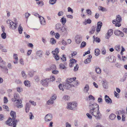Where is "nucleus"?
I'll return each mask as SVG.
<instances>
[{
  "instance_id": "nucleus-6",
  "label": "nucleus",
  "mask_w": 127,
  "mask_h": 127,
  "mask_svg": "<svg viewBox=\"0 0 127 127\" xmlns=\"http://www.w3.org/2000/svg\"><path fill=\"white\" fill-rule=\"evenodd\" d=\"M52 115L50 113L47 114L44 118V120L46 122H48L51 121L52 119Z\"/></svg>"
},
{
  "instance_id": "nucleus-44",
  "label": "nucleus",
  "mask_w": 127,
  "mask_h": 127,
  "mask_svg": "<svg viewBox=\"0 0 127 127\" xmlns=\"http://www.w3.org/2000/svg\"><path fill=\"white\" fill-rule=\"evenodd\" d=\"M75 65V66H74L73 70L74 71H76L78 70L79 68V66L77 64H76V65Z\"/></svg>"
},
{
  "instance_id": "nucleus-22",
  "label": "nucleus",
  "mask_w": 127,
  "mask_h": 127,
  "mask_svg": "<svg viewBox=\"0 0 127 127\" xmlns=\"http://www.w3.org/2000/svg\"><path fill=\"white\" fill-rule=\"evenodd\" d=\"M0 67H1V69L4 72L6 73H8V69L6 66H0Z\"/></svg>"
},
{
  "instance_id": "nucleus-1",
  "label": "nucleus",
  "mask_w": 127,
  "mask_h": 127,
  "mask_svg": "<svg viewBox=\"0 0 127 127\" xmlns=\"http://www.w3.org/2000/svg\"><path fill=\"white\" fill-rule=\"evenodd\" d=\"M89 106L91 109L90 111V113L96 119H100L101 117V115L99 111V105L96 103L92 104L90 103Z\"/></svg>"
},
{
  "instance_id": "nucleus-21",
  "label": "nucleus",
  "mask_w": 127,
  "mask_h": 127,
  "mask_svg": "<svg viewBox=\"0 0 127 127\" xmlns=\"http://www.w3.org/2000/svg\"><path fill=\"white\" fill-rule=\"evenodd\" d=\"M43 53V51L41 50H40L36 52V55L38 56L40 58H41L42 57Z\"/></svg>"
},
{
  "instance_id": "nucleus-47",
  "label": "nucleus",
  "mask_w": 127,
  "mask_h": 127,
  "mask_svg": "<svg viewBox=\"0 0 127 127\" xmlns=\"http://www.w3.org/2000/svg\"><path fill=\"white\" fill-rule=\"evenodd\" d=\"M36 4L38 5H39L41 7L43 6L44 5V3L42 1H38L36 2Z\"/></svg>"
},
{
  "instance_id": "nucleus-40",
  "label": "nucleus",
  "mask_w": 127,
  "mask_h": 127,
  "mask_svg": "<svg viewBox=\"0 0 127 127\" xmlns=\"http://www.w3.org/2000/svg\"><path fill=\"white\" fill-rule=\"evenodd\" d=\"M91 59L88 58L84 61V62L85 64H87L90 63L91 62Z\"/></svg>"
},
{
  "instance_id": "nucleus-25",
  "label": "nucleus",
  "mask_w": 127,
  "mask_h": 127,
  "mask_svg": "<svg viewBox=\"0 0 127 127\" xmlns=\"http://www.w3.org/2000/svg\"><path fill=\"white\" fill-rule=\"evenodd\" d=\"M10 114L13 119H15L16 117V113L15 112L11 111L10 113Z\"/></svg>"
},
{
  "instance_id": "nucleus-11",
  "label": "nucleus",
  "mask_w": 127,
  "mask_h": 127,
  "mask_svg": "<svg viewBox=\"0 0 127 127\" xmlns=\"http://www.w3.org/2000/svg\"><path fill=\"white\" fill-rule=\"evenodd\" d=\"M105 101L106 103L108 104H111L112 103V100L109 97L106 95L104 96Z\"/></svg>"
},
{
  "instance_id": "nucleus-10",
  "label": "nucleus",
  "mask_w": 127,
  "mask_h": 127,
  "mask_svg": "<svg viewBox=\"0 0 127 127\" xmlns=\"http://www.w3.org/2000/svg\"><path fill=\"white\" fill-rule=\"evenodd\" d=\"M114 33L117 36L123 37L124 35V34L123 32L118 30H115Z\"/></svg>"
},
{
  "instance_id": "nucleus-26",
  "label": "nucleus",
  "mask_w": 127,
  "mask_h": 127,
  "mask_svg": "<svg viewBox=\"0 0 127 127\" xmlns=\"http://www.w3.org/2000/svg\"><path fill=\"white\" fill-rule=\"evenodd\" d=\"M14 119L12 122V126H13V127H16L18 121L17 120Z\"/></svg>"
},
{
  "instance_id": "nucleus-9",
  "label": "nucleus",
  "mask_w": 127,
  "mask_h": 127,
  "mask_svg": "<svg viewBox=\"0 0 127 127\" xmlns=\"http://www.w3.org/2000/svg\"><path fill=\"white\" fill-rule=\"evenodd\" d=\"M67 27H65L64 25H63L60 31V32L62 33L65 34L67 33Z\"/></svg>"
},
{
  "instance_id": "nucleus-36",
  "label": "nucleus",
  "mask_w": 127,
  "mask_h": 127,
  "mask_svg": "<svg viewBox=\"0 0 127 127\" xmlns=\"http://www.w3.org/2000/svg\"><path fill=\"white\" fill-rule=\"evenodd\" d=\"M60 21L62 22L63 25H64L66 22V20L65 18L63 17L60 20Z\"/></svg>"
},
{
  "instance_id": "nucleus-43",
  "label": "nucleus",
  "mask_w": 127,
  "mask_h": 127,
  "mask_svg": "<svg viewBox=\"0 0 127 127\" xmlns=\"http://www.w3.org/2000/svg\"><path fill=\"white\" fill-rule=\"evenodd\" d=\"M95 27H94V26L93 27L91 30L89 32V33L90 34H93L94 33L95 29Z\"/></svg>"
},
{
  "instance_id": "nucleus-63",
  "label": "nucleus",
  "mask_w": 127,
  "mask_h": 127,
  "mask_svg": "<svg viewBox=\"0 0 127 127\" xmlns=\"http://www.w3.org/2000/svg\"><path fill=\"white\" fill-rule=\"evenodd\" d=\"M54 57L55 58V59L56 60H58L60 59V57L59 56L57 55V54H56V55L54 56Z\"/></svg>"
},
{
  "instance_id": "nucleus-31",
  "label": "nucleus",
  "mask_w": 127,
  "mask_h": 127,
  "mask_svg": "<svg viewBox=\"0 0 127 127\" xmlns=\"http://www.w3.org/2000/svg\"><path fill=\"white\" fill-rule=\"evenodd\" d=\"M102 82V84L103 86L105 88H107V83L105 80H103Z\"/></svg>"
},
{
  "instance_id": "nucleus-12",
  "label": "nucleus",
  "mask_w": 127,
  "mask_h": 127,
  "mask_svg": "<svg viewBox=\"0 0 127 127\" xmlns=\"http://www.w3.org/2000/svg\"><path fill=\"white\" fill-rule=\"evenodd\" d=\"M113 33V30L112 29L109 30L106 34L105 38L107 39H108Z\"/></svg>"
},
{
  "instance_id": "nucleus-8",
  "label": "nucleus",
  "mask_w": 127,
  "mask_h": 127,
  "mask_svg": "<svg viewBox=\"0 0 127 127\" xmlns=\"http://www.w3.org/2000/svg\"><path fill=\"white\" fill-rule=\"evenodd\" d=\"M70 63L69 65L70 67H72L74 66L76 64H77L76 63L77 61L74 59H71L70 60Z\"/></svg>"
},
{
  "instance_id": "nucleus-29",
  "label": "nucleus",
  "mask_w": 127,
  "mask_h": 127,
  "mask_svg": "<svg viewBox=\"0 0 127 127\" xmlns=\"http://www.w3.org/2000/svg\"><path fill=\"white\" fill-rule=\"evenodd\" d=\"M50 43L52 45L55 44L56 43V40L53 38H51Z\"/></svg>"
},
{
  "instance_id": "nucleus-51",
  "label": "nucleus",
  "mask_w": 127,
  "mask_h": 127,
  "mask_svg": "<svg viewBox=\"0 0 127 127\" xmlns=\"http://www.w3.org/2000/svg\"><path fill=\"white\" fill-rule=\"evenodd\" d=\"M1 36L3 39H5L6 37V33L5 32H3L1 35Z\"/></svg>"
},
{
  "instance_id": "nucleus-7",
  "label": "nucleus",
  "mask_w": 127,
  "mask_h": 127,
  "mask_svg": "<svg viewBox=\"0 0 127 127\" xmlns=\"http://www.w3.org/2000/svg\"><path fill=\"white\" fill-rule=\"evenodd\" d=\"M21 100H18L17 101L14 102V104L18 108H21L23 107V105L22 104Z\"/></svg>"
},
{
  "instance_id": "nucleus-50",
  "label": "nucleus",
  "mask_w": 127,
  "mask_h": 127,
  "mask_svg": "<svg viewBox=\"0 0 127 127\" xmlns=\"http://www.w3.org/2000/svg\"><path fill=\"white\" fill-rule=\"evenodd\" d=\"M60 68V69H64L66 68L64 64H60L59 65Z\"/></svg>"
},
{
  "instance_id": "nucleus-18",
  "label": "nucleus",
  "mask_w": 127,
  "mask_h": 127,
  "mask_svg": "<svg viewBox=\"0 0 127 127\" xmlns=\"http://www.w3.org/2000/svg\"><path fill=\"white\" fill-rule=\"evenodd\" d=\"M31 107V105L29 103H27L26 105L25 110L26 112L28 113L29 112Z\"/></svg>"
},
{
  "instance_id": "nucleus-3",
  "label": "nucleus",
  "mask_w": 127,
  "mask_h": 127,
  "mask_svg": "<svg viewBox=\"0 0 127 127\" xmlns=\"http://www.w3.org/2000/svg\"><path fill=\"white\" fill-rule=\"evenodd\" d=\"M122 20V17L119 15L117 16L116 19L113 20L112 23L113 24H115L116 26L119 27L121 26V24L120 23Z\"/></svg>"
},
{
  "instance_id": "nucleus-37",
  "label": "nucleus",
  "mask_w": 127,
  "mask_h": 127,
  "mask_svg": "<svg viewBox=\"0 0 127 127\" xmlns=\"http://www.w3.org/2000/svg\"><path fill=\"white\" fill-rule=\"evenodd\" d=\"M54 103L53 101L51 99H49L48 101L47 102V104L49 105L51 104H52Z\"/></svg>"
},
{
  "instance_id": "nucleus-64",
  "label": "nucleus",
  "mask_w": 127,
  "mask_h": 127,
  "mask_svg": "<svg viewBox=\"0 0 127 127\" xmlns=\"http://www.w3.org/2000/svg\"><path fill=\"white\" fill-rule=\"evenodd\" d=\"M57 96L56 95L54 94L52 96V98H51L53 101L55 100Z\"/></svg>"
},
{
  "instance_id": "nucleus-23",
  "label": "nucleus",
  "mask_w": 127,
  "mask_h": 127,
  "mask_svg": "<svg viewBox=\"0 0 127 127\" xmlns=\"http://www.w3.org/2000/svg\"><path fill=\"white\" fill-rule=\"evenodd\" d=\"M62 26L61 24L60 23H58L56 25L55 29L57 30H60Z\"/></svg>"
},
{
  "instance_id": "nucleus-35",
  "label": "nucleus",
  "mask_w": 127,
  "mask_h": 127,
  "mask_svg": "<svg viewBox=\"0 0 127 127\" xmlns=\"http://www.w3.org/2000/svg\"><path fill=\"white\" fill-rule=\"evenodd\" d=\"M95 54L96 56H98L100 53V51L98 49H96L95 50Z\"/></svg>"
},
{
  "instance_id": "nucleus-13",
  "label": "nucleus",
  "mask_w": 127,
  "mask_h": 127,
  "mask_svg": "<svg viewBox=\"0 0 127 127\" xmlns=\"http://www.w3.org/2000/svg\"><path fill=\"white\" fill-rule=\"evenodd\" d=\"M19 95L18 94H15L14 95V97L12 98L11 100L12 101L15 102L17 101L18 100H21L19 99Z\"/></svg>"
},
{
  "instance_id": "nucleus-32",
  "label": "nucleus",
  "mask_w": 127,
  "mask_h": 127,
  "mask_svg": "<svg viewBox=\"0 0 127 127\" xmlns=\"http://www.w3.org/2000/svg\"><path fill=\"white\" fill-rule=\"evenodd\" d=\"M29 119L30 120H32L34 118V116L32 112H30L29 113Z\"/></svg>"
},
{
  "instance_id": "nucleus-54",
  "label": "nucleus",
  "mask_w": 127,
  "mask_h": 127,
  "mask_svg": "<svg viewBox=\"0 0 127 127\" xmlns=\"http://www.w3.org/2000/svg\"><path fill=\"white\" fill-rule=\"evenodd\" d=\"M86 45V43L85 42H83L81 45L80 48H82L85 46Z\"/></svg>"
},
{
  "instance_id": "nucleus-38",
  "label": "nucleus",
  "mask_w": 127,
  "mask_h": 127,
  "mask_svg": "<svg viewBox=\"0 0 127 127\" xmlns=\"http://www.w3.org/2000/svg\"><path fill=\"white\" fill-rule=\"evenodd\" d=\"M98 9L99 10L102 12L106 11H107V10L106 8L101 6H100L99 7Z\"/></svg>"
},
{
  "instance_id": "nucleus-17",
  "label": "nucleus",
  "mask_w": 127,
  "mask_h": 127,
  "mask_svg": "<svg viewBox=\"0 0 127 127\" xmlns=\"http://www.w3.org/2000/svg\"><path fill=\"white\" fill-rule=\"evenodd\" d=\"M89 90V85L86 84L84 87L83 89V91L85 93H87Z\"/></svg>"
},
{
  "instance_id": "nucleus-60",
  "label": "nucleus",
  "mask_w": 127,
  "mask_h": 127,
  "mask_svg": "<svg viewBox=\"0 0 127 127\" xmlns=\"http://www.w3.org/2000/svg\"><path fill=\"white\" fill-rule=\"evenodd\" d=\"M3 102L4 103L6 104L8 102V100L7 97L5 96L4 97L3 99Z\"/></svg>"
},
{
  "instance_id": "nucleus-19",
  "label": "nucleus",
  "mask_w": 127,
  "mask_h": 127,
  "mask_svg": "<svg viewBox=\"0 0 127 127\" xmlns=\"http://www.w3.org/2000/svg\"><path fill=\"white\" fill-rule=\"evenodd\" d=\"M75 41L77 44H79L82 41L81 37L79 36H76L75 38Z\"/></svg>"
},
{
  "instance_id": "nucleus-52",
  "label": "nucleus",
  "mask_w": 127,
  "mask_h": 127,
  "mask_svg": "<svg viewBox=\"0 0 127 127\" xmlns=\"http://www.w3.org/2000/svg\"><path fill=\"white\" fill-rule=\"evenodd\" d=\"M56 1V0H50L49 2L50 4L53 5L55 4Z\"/></svg>"
},
{
  "instance_id": "nucleus-41",
  "label": "nucleus",
  "mask_w": 127,
  "mask_h": 127,
  "mask_svg": "<svg viewBox=\"0 0 127 127\" xmlns=\"http://www.w3.org/2000/svg\"><path fill=\"white\" fill-rule=\"evenodd\" d=\"M125 112V111L124 110H122L119 111L118 112V114L119 115H122Z\"/></svg>"
},
{
  "instance_id": "nucleus-27",
  "label": "nucleus",
  "mask_w": 127,
  "mask_h": 127,
  "mask_svg": "<svg viewBox=\"0 0 127 127\" xmlns=\"http://www.w3.org/2000/svg\"><path fill=\"white\" fill-rule=\"evenodd\" d=\"M24 83L25 86L27 87H29L30 86V81L28 80H26L24 82Z\"/></svg>"
},
{
  "instance_id": "nucleus-5",
  "label": "nucleus",
  "mask_w": 127,
  "mask_h": 127,
  "mask_svg": "<svg viewBox=\"0 0 127 127\" xmlns=\"http://www.w3.org/2000/svg\"><path fill=\"white\" fill-rule=\"evenodd\" d=\"M67 82L71 83V87H76L80 84V82L77 80H68Z\"/></svg>"
},
{
  "instance_id": "nucleus-49",
  "label": "nucleus",
  "mask_w": 127,
  "mask_h": 127,
  "mask_svg": "<svg viewBox=\"0 0 127 127\" xmlns=\"http://www.w3.org/2000/svg\"><path fill=\"white\" fill-rule=\"evenodd\" d=\"M100 97H98V98L97 101L98 102L100 103H101L103 102V100L102 98V96L101 95H100Z\"/></svg>"
},
{
  "instance_id": "nucleus-4",
  "label": "nucleus",
  "mask_w": 127,
  "mask_h": 127,
  "mask_svg": "<svg viewBox=\"0 0 127 127\" xmlns=\"http://www.w3.org/2000/svg\"><path fill=\"white\" fill-rule=\"evenodd\" d=\"M6 22L7 24L9 25V28L10 29L14 30L16 28V23H14L10 20H7Z\"/></svg>"
},
{
  "instance_id": "nucleus-57",
  "label": "nucleus",
  "mask_w": 127,
  "mask_h": 127,
  "mask_svg": "<svg viewBox=\"0 0 127 127\" xmlns=\"http://www.w3.org/2000/svg\"><path fill=\"white\" fill-rule=\"evenodd\" d=\"M17 91L19 93H21L23 91V89L21 88L18 87L16 88Z\"/></svg>"
},
{
  "instance_id": "nucleus-48",
  "label": "nucleus",
  "mask_w": 127,
  "mask_h": 127,
  "mask_svg": "<svg viewBox=\"0 0 127 127\" xmlns=\"http://www.w3.org/2000/svg\"><path fill=\"white\" fill-rule=\"evenodd\" d=\"M33 72L32 71H30L28 73V75L30 77H32L33 75Z\"/></svg>"
},
{
  "instance_id": "nucleus-56",
  "label": "nucleus",
  "mask_w": 127,
  "mask_h": 127,
  "mask_svg": "<svg viewBox=\"0 0 127 127\" xmlns=\"http://www.w3.org/2000/svg\"><path fill=\"white\" fill-rule=\"evenodd\" d=\"M21 74L22 75L23 77L25 78L27 77V75H26L25 71H22L21 72Z\"/></svg>"
},
{
  "instance_id": "nucleus-45",
  "label": "nucleus",
  "mask_w": 127,
  "mask_h": 127,
  "mask_svg": "<svg viewBox=\"0 0 127 127\" xmlns=\"http://www.w3.org/2000/svg\"><path fill=\"white\" fill-rule=\"evenodd\" d=\"M69 97L68 96L66 95L63 96V99L65 101H67L69 99Z\"/></svg>"
},
{
  "instance_id": "nucleus-28",
  "label": "nucleus",
  "mask_w": 127,
  "mask_h": 127,
  "mask_svg": "<svg viewBox=\"0 0 127 127\" xmlns=\"http://www.w3.org/2000/svg\"><path fill=\"white\" fill-rule=\"evenodd\" d=\"M91 21L89 19L87 20H85V21L83 22V23L85 25H86L87 24H90L91 23Z\"/></svg>"
},
{
  "instance_id": "nucleus-30",
  "label": "nucleus",
  "mask_w": 127,
  "mask_h": 127,
  "mask_svg": "<svg viewBox=\"0 0 127 127\" xmlns=\"http://www.w3.org/2000/svg\"><path fill=\"white\" fill-rule=\"evenodd\" d=\"M116 117V116L113 114H111L109 116V118L111 120H114Z\"/></svg>"
},
{
  "instance_id": "nucleus-46",
  "label": "nucleus",
  "mask_w": 127,
  "mask_h": 127,
  "mask_svg": "<svg viewBox=\"0 0 127 127\" xmlns=\"http://www.w3.org/2000/svg\"><path fill=\"white\" fill-rule=\"evenodd\" d=\"M95 71L97 73L100 74L101 72V70L100 68L99 67L95 68Z\"/></svg>"
},
{
  "instance_id": "nucleus-53",
  "label": "nucleus",
  "mask_w": 127,
  "mask_h": 127,
  "mask_svg": "<svg viewBox=\"0 0 127 127\" xmlns=\"http://www.w3.org/2000/svg\"><path fill=\"white\" fill-rule=\"evenodd\" d=\"M126 113H125L123 114L122 115V120L124 121L125 120V118L126 117Z\"/></svg>"
},
{
  "instance_id": "nucleus-24",
  "label": "nucleus",
  "mask_w": 127,
  "mask_h": 127,
  "mask_svg": "<svg viewBox=\"0 0 127 127\" xmlns=\"http://www.w3.org/2000/svg\"><path fill=\"white\" fill-rule=\"evenodd\" d=\"M12 119L11 118L8 119L6 121V124L10 126H12Z\"/></svg>"
},
{
  "instance_id": "nucleus-59",
  "label": "nucleus",
  "mask_w": 127,
  "mask_h": 127,
  "mask_svg": "<svg viewBox=\"0 0 127 127\" xmlns=\"http://www.w3.org/2000/svg\"><path fill=\"white\" fill-rule=\"evenodd\" d=\"M88 118L91 120L92 119V117L90 114L89 113H87L86 114Z\"/></svg>"
},
{
  "instance_id": "nucleus-2",
  "label": "nucleus",
  "mask_w": 127,
  "mask_h": 127,
  "mask_svg": "<svg viewBox=\"0 0 127 127\" xmlns=\"http://www.w3.org/2000/svg\"><path fill=\"white\" fill-rule=\"evenodd\" d=\"M78 106L77 103L76 101L68 102L67 103L66 108L67 109L73 110Z\"/></svg>"
},
{
  "instance_id": "nucleus-16",
  "label": "nucleus",
  "mask_w": 127,
  "mask_h": 127,
  "mask_svg": "<svg viewBox=\"0 0 127 127\" xmlns=\"http://www.w3.org/2000/svg\"><path fill=\"white\" fill-rule=\"evenodd\" d=\"M102 24V23L101 22H98L96 28V31L98 33L100 31Z\"/></svg>"
},
{
  "instance_id": "nucleus-14",
  "label": "nucleus",
  "mask_w": 127,
  "mask_h": 127,
  "mask_svg": "<svg viewBox=\"0 0 127 127\" xmlns=\"http://www.w3.org/2000/svg\"><path fill=\"white\" fill-rule=\"evenodd\" d=\"M67 80V81L66 82L64 83L63 86L64 88L68 89L71 87V83L69 82H67L68 80Z\"/></svg>"
},
{
  "instance_id": "nucleus-34",
  "label": "nucleus",
  "mask_w": 127,
  "mask_h": 127,
  "mask_svg": "<svg viewBox=\"0 0 127 127\" xmlns=\"http://www.w3.org/2000/svg\"><path fill=\"white\" fill-rule=\"evenodd\" d=\"M115 49L117 51L119 52L121 50V46L119 45H116L115 47Z\"/></svg>"
},
{
  "instance_id": "nucleus-61",
  "label": "nucleus",
  "mask_w": 127,
  "mask_h": 127,
  "mask_svg": "<svg viewBox=\"0 0 127 127\" xmlns=\"http://www.w3.org/2000/svg\"><path fill=\"white\" fill-rule=\"evenodd\" d=\"M115 96L117 98L119 97V95L117 93L116 91H115L114 93Z\"/></svg>"
},
{
  "instance_id": "nucleus-55",
  "label": "nucleus",
  "mask_w": 127,
  "mask_h": 127,
  "mask_svg": "<svg viewBox=\"0 0 127 127\" xmlns=\"http://www.w3.org/2000/svg\"><path fill=\"white\" fill-rule=\"evenodd\" d=\"M29 101V102L33 106H35L36 105V103L34 101L30 100Z\"/></svg>"
},
{
  "instance_id": "nucleus-58",
  "label": "nucleus",
  "mask_w": 127,
  "mask_h": 127,
  "mask_svg": "<svg viewBox=\"0 0 127 127\" xmlns=\"http://www.w3.org/2000/svg\"><path fill=\"white\" fill-rule=\"evenodd\" d=\"M50 68L52 70H55L56 69V67L55 65L54 64L52 65L50 67Z\"/></svg>"
},
{
  "instance_id": "nucleus-39",
  "label": "nucleus",
  "mask_w": 127,
  "mask_h": 127,
  "mask_svg": "<svg viewBox=\"0 0 127 127\" xmlns=\"http://www.w3.org/2000/svg\"><path fill=\"white\" fill-rule=\"evenodd\" d=\"M58 88L60 90L62 91H64V87L63 86V85L61 83L58 86Z\"/></svg>"
},
{
  "instance_id": "nucleus-42",
  "label": "nucleus",
  "mask_w": 127,
  "mask_h": 127,
  "mask_svg": "<svg viewBox=\"0 0 127 127\" xmlns=\"http://www.w3.org/2000/svg\"><path fill=\"white\" fill-rule=\"evenodd\" d=\"M88 98L89 100L94 101L95 99V98L91 95L89 96Z\"/></svg>"
},
{
  "instance_id": "nucleus-33",
  "label": "nucleus",
  "mask_w": 127,
  "mask_h": 127,
  "mask_svg": "<svg viewBox=\"0 0 127 127\" xmlns=\"http://www.w3.org/2000/svg\"><path fill=\"white\" fill-rule=\"evenodd\" d=\"M18 30L19 33L20 34H21L22 33V32L23 31V28L21 27L20 24V25L19 26V27L18 28Z\"/></svg>"
},
{
  "instance_id": "nucleus-15",
  "label": "nucleus",
  "mask_w": 127,
  "mask_h": 127,
  "mask_svg": "<svg viewBox=\"0 0 127 127\" xmlns=\"http://www.w3.org/2000/svg\"><path fill=\"white\" fill-rule=\"evenodd\" d=\"M51 81L50 80H41V82L43 86L46 87L48 86V83Z\"/></svg>"
},
{
  "instance_id": "nucleus-62",
  "label": "nucleus",
  "mask_w": 127,
  "mask_h": 127,
  "mask_svg": "<svg viewBox=\"0 0 127 127\" xmlns=\"http://www.w3.org/2000/svg\"><path fill=\"white\" fill-rule=\"evenodd\" d=\"M17 56H18L17 54H14L13 55V58L14 59H15L16 61H18V60Z\"/></svg>"
},
{
  "instance_id": "nucleus-20",
  "label": "nucleus",
  "mask_w": 127,
  "mask_h": 127,
  "mask_svg": "<svg viewBox=\"0 0 127 127\" xmlns=\"http://www.w3.org/2000/svg\"><path fill=\"white\" fill-rule=\"evenodd\" d=\"M40 19L41 24L42 25H44L46 24V21L44 18L42 16H39Z\"/></svg>"
}]
</instances>
